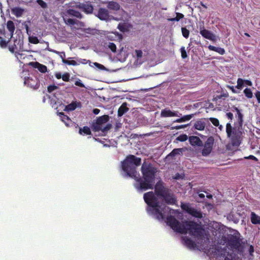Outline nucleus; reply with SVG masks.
<instances>
[{
  "label": "nucleus",
  "mask_w": 260,
  "mask_h": 260,
  "mask_svg": "<svg viewBox=\"0 0 260 260\" xmlns=\"http://www.w3.org/2000/svg\"><path fill=\"white\" fill-rule=\"evenodd\" d=\"M228 244L231 249L227 251L226 249H217L218 253L216 258L222 260H242L234 252L235 251L240 255H243L246 246L248 245L247 240L241 238L240 234L231 235L228 240Z\"/></svg>",
  "instance_id": "obj_1"
},
{
  "label": "nucleus",
  "mask_w": 260,
  "mask_h": 260,
  "mask_svg": "<svg viewBox=\"0 0 260 260\" xmlns=\"http://www.w3.org/2000/svg\"><path fill=\"white\" fill-rule=\"evenodd\" d=\"M141 171L142 177L138 172L137 178L134 179L136 182L134 186L135 188L140 191H145L148 189H152L155 180L156 173L157 172V168L149 162L144 161L141 166Z\"/></svg>",
  "instance_id": "obj_2"
},
{
  "label": "nucleus",
  "mask_w": 260,
  "mask_h": 260,
  "mask_svg": "<svg viewBox=\"0 0 260 260\" xmlns=\"http://www.w3.org/2000/svg\"><path fill=\"white\" fill-rule=\"evenodd\" d=\"M167 223L177 233L186 234L188 232L190 234L199 239L204 236V228L201 224L194 221H185L181 223L174 216L170 215L167 217Z\"/></svg>",
  "instance_id": "obj_3"
},
{
  "label": "nucleus",
  "mask_w": 260,
  "mask_h": 260,
  "mask_svg": "<svg viewBox=\"0 0 260 260\" xmlns=\"http://www.w3.org/2000/svg\"><path fill=\"white\" fill-rule=\"evenodd\" d=\"M155 193L149 191L144 194L143 198L148 207L147 212L158 220H163L166 214L170 212L171 209L165 205H159Z\"/></svg>",
  "instance_id": "obj_4"
},
{
  "label": "nucleus",
  "mask_w": 260,
  "mask_h": 260,
  "mask_svg": "<svg viewBox=\"0 0 260 260\" xmlns=\"http://www.w3.org/2000/svg\"><path fill=\"white\" fill-rule=\"evenodd\" d=\"M232 110L237 112L236 117L237 122L235 123L234 127H232L230 123H226V133L227 137L230 140L232 145L239 146L242 140L241 130L243 124V115L236 107H233Z\"/></svg>",
  "instance_id": "obj_5"
},
{
  "label": "nucleus",
  "mask_w": 260,
  "mask_h": 260,
  "mask_svg": "<svg viewBox=\"0 0 260 260\" xmlns=\"http://www.w3.org/2000/svg\"><path fill=\"white\" fill-rule=\"evenodd\" d=\"M141 164V158L134 155L129 154L121 161L122 170L125 175L132 179H136L138 175L137 167Z\"/></svg>",
  "instance_id": "obj_6"
},
{
  "label": "nucleus",
  "mask_w": 260,
  "mask_h": 260,
  "mask_svg": "<svg viewBox=\"0 0 260 260\" xmlns=\"http://www.w3.org/2000/svg\"><path fill=\"white\" fill-rule=\"evenodd\" d=\"M154 192L156 195L161 198L168 205H176L177 200L175 195L171 192L170 190L164 186L162 181H158L154 187Z\"/></svg>",
  "instance_id": "obj_7"
},
{
  "label": "nucleus",
  "mask_w": 260,
  "mask_h": 260,
  "mask_svg": "<svg viewBox=\"0 0 260 260\" xmlns=\"http://www.w3.org/2000/svg\"><path fill=\"white\" fill-rule=\"evenodd\" d=\"M108 120L109 116L106 115L98 117L96 122L92 125L93 131L94 132L101 131L104 133H107L112 128V124L110 123H107L105 126L104 125Z\"/></svg>",
  "instance_id": "obj_8"
},
{
  "label": "nucleus",
  "mask_w": 260,
  "mask_h": 260,
  "mask_svg": "<svg viewBox=\"0 0 260 260\" xmlns=\"http://www.w3.org/2000/svg\"><path fill=\"white\" fill-rule=\"evenodd\" d=\"M181 208L188 214L191 215L193 217L198 218H202L203 217V213L201 210L192 208L189 203H181Z\"/></svg>",
  "instance_id": "obj_9"
},
{
  "label": "nucleus",
  "mask_w": 260,
  "mask_h": 260,
  "mask_svg": "<svg viewBox=\"0 0 260 260\" xmlns=\"http://www.w3.org/2000/svg\"><path fill=\"white\" fill-rule=\"evenodd\" d=\"M214 140L212 137H209L205 144L203 145L204 148L202 151V154L204 156H208L211 152Z\"/></svg>",
  "instance_id": "obj_10"
},
{
  "label": "nucleus",
  "mask_w": 260,
  "mask_h": 260,
  "mask_svg": "<svg viewBox=\"0 0 260 260\" xmlns=\"http://www.w3.org/2000/svg\"><path fill=\"white\" fill-rule=\"evenodd\" d=\"M76 7L86 14H91L93 11V7L90 2H87L86 3H79L76 5Z\"/></svg>",
  "instance_id": "obj_11"
},
{
  "label": "nucleus",
  "mask_w": 260,
  "mask_h": 260,
  "mask_svg": "<svg viewBox=\"0 0 260 260\" xmlns=\"http://www.w3.org/2000/svg\"><path fill=\"white\" fill-rule=\"evenodd\" d=\"M24 83L34 89H38L40 86L39 81L36 77L34 78L30 77L25 78Z\"/></svg>",
  "instance_id": "obj_12"
},
{
  "label": "nucleus",
  "mask_w": 260,
  "mask_h": 260,
  "mask_svg": "<svg viewBox=\"0 0 260 260\" xmlns=\"http://www.w3.org/2000/svg\"><path fill=\"white\" fill-rule=\"evenodd\" d=\"M95 16L101 20L107 21L109 19L110 15L107 9L105 8H99L97 14Z\"/></svg>",
  "instance_id": "obj_13"
},
{
  "label": "nucleus",
  "mask_w": 260,
  "mask_h": 260,
  "mask_svg": "<svg viewBox=\"0 0 260 260\" xmlns=\"http://www.w3.org/2000/svg\"><path fill=\"white\" fill-rule=\"evenodd\" d=\"M190 144L192 146H203V143L202 141L197 136H192L188 138Z\"/></svg>",
  "instance_id": "obj_14"
},
{
  "label": "nucleus",
  "mask_w": 260,
  "mask_h": 260,
  "mask_svg": "<svg viewBox=\"0 0 260 260\" xmlns=\"http://www.w3.org/2000/svg\"><path fill=\"white\" fill-rule=\"evenodd\" d=\"M178 111H172L170 109L165 108L161 111L160 116L162 117H179Z\"/></svg>",
  "instance_id": "obj_15"
},
{
  "label": "nucleus",
  "mask_w": 260,
  "mask_h": 260,
  "mask_svg": "<svg viewBox=\"0 0 260 260\" xmlns=\"http://www.w3.org/2000/svg\"><path fill=\"white\" fill-rule=\"evenodd\" d=\"M200 32V34L206 39L212 41L215 39V36L211 31L205 29L204 26H203L202 29L201 28Z\"/></svg>",
  "instance_id": "obj_16"
},
{
  "label": "nucleus",
  "mask_w": 260,
  "mask_h": 260,
  "mask_svg": "<svg viewBox=\"0 0 260 260\" xmlns=\"http://www.w3.org/2000/svg\"><path fill=\"white\" fill-rule=\"evenodd\" d=\"M206 123L203 119H200L196 121L193 125V128L199 131H204L206 126Z\"/></svg>",
  "instance_id": "obj_17"
},
{
  "label": "nucleus",
  "mask_w": 260,
  "mask_h": 260,
  "mask_svg": "<svg viewBox=\"0 0 260 260\" xmlns=\"http://www.w3.org/2000/svg\"><path fill=\"white\" fill-rule=\"evenodd\" d=\"M78 107H81L80 102H72L71 104L66 106L64 110L67 111H72L75 110Z\"/></svg>",
  "instance_id": "obj_18"
},
{
  "label": "nucleus",
  "mask_w": 260,
  "mask_h": 260,
  "mask_svg": "<svg viewBox=\"0 0 260 260\" xmlns=\"http://www.w3.org/2000/svg\"><path fill=\"white\" fill-rule=\"evenodd\" d=\"M11 12L17 18H19L22 16L24 10L20 7H16L11 9Z\"/></svg>",
  "instance_id": "obj_19"
},
{
  "label": "nucleus",
  "mask_w": 260,
  "mask_h": 260,
  "mask_svg": "<svg viewBox=\"0 0 260 260\" xmlns=\"http://www.w3.org/2000/svg\"><path fill=\"white\" fill-rule=\"evenodd\" d=\"M129 109L127 107V104L126 103H123L118 110V116L119 117L122 116Z\"/></svg>",
  "instance_id": "obj_20"
},
{
  "label": "nucleus",
  "mask_w": 260,
  "mask_h": 260,
  "mask_svg": "<svg viewBox=\"0 0 260 260\" xmlns=\"http://www.w3.org/2000/svg\"><path fill=\"white\" fill-rule=\"evenodd\" d=\"M34 64V67L37 68L38 70L42 73H45L47 71V68L46 66L41 64L38 62H32Z\"/></svg>",
  "instance_id": "obj_21"
},
{
  "label": "nucleus",
  "mask_w": 260,
  "mask_h": 260,
  "mask_svg": "<svg viewBox=\"0 0 260 260\" xmlns=\"http://www.w3.org/2000/svg\"><path fill=\"white\" fill-rule=\"evenodd\" d=\"M67 13L69 15L75 17L77 18L81 19L82 17V14L79 11L74 9H70L67 10Z\"/></svg>",
  "instance_id": "obj_22"
},
{
  "label": "nucleus",
  "mask_w": 260,
  "mask_h": 260,
  "mask_svg": "<svg viewBox=\"0 0 260 260\" xmlns=\"http://www.w3.org/2000/svg\"><path fill=\"white\" fill-rule=\"evenodd\" d=\"M208 49L210 51L216 52L220 55H223L225 54V52L224 48H221V47H216L215 46H212L211 45H210L208 46Z\"/></svg>",
  "instance_id": "obj_23"
},
{
  "label": "nucleus",
  "mask_w": 260,
  "mask_h": 260,
  "mask_svg": "<svg viewBox=\"0 0 260 260\" xmlns=\"http://www.w3.org/2000/svg\"><path fill=\"white\" fill-rule=\"evenodd\" d=\"M79 133L81 135H91V132L90 129L87 126H84L82 128L80 127L79 130Z\"/></svg>",
  "instance_id": "obj_24"
},
{
  "label": "nucleus",
  "mask_w": 260,
  "mask_h": 260,
  "mask_svg": "<svg viewBox=\"0 0 260 260\" xmlns=\"http://www.w3.org/2000/svg\"><path fill=\"white\" fill-rule=\"evenodd\" d=\"M193 114L184 115L180 118L176 119L174 122L178 123L183 122L190 120L193 117Z\"/></svg>",
  "instance_id": "obj_25"
},
{
  "label": "nucleus",
  "mask_w": 260,
  "mask_h": 260,
  "mask_svg": "<svg viewBox=\"0 0 260 260\" xmlns=\"http://www.w3.org/2000/svg\"><path fill=\"white\" fill-rule=\"evenodd\" d=\"M7 28L10 31L11 37H12L15 29L14 22L11 20L8 21L7 23Z\"/></svg>",
  "instance_id": "obj_26"
},
{
  "label": "nucleus",
  "mask_w": 260,
  "mask_h": 260,
  "mask_svg": "<svg viewBox=\"0 0 260 260\" xmlns=\"http://www.w3.org/2000/svg\"><path fill=\"white\" fill-rule=\"evenodd\" d=\"M251 221L253 224H260V216L256 215L254 212L251 214Z\"/></svg>",
  "instance_id": "obj_27"
},
{
  "label": "nucleus",
  "mask_w": 260,
  "mask_h": 260,
  "mask_svg": "<svg viewBox=\"0 0 260 260\" xmlns=\"http://www.w3.org/2000/svg\"><path fill=\"white\" fill-rule=\"evenodd\" d=\"M107 7L109 9L116 11L119 10L120 8L119 5L115 2H109L108 3Z\"/></svg>",
  "instance_id": "obj_28"
},
{
  "label": "nucleus",
  "mask_w": 260,
  "mask_h": 260,
  "mask_svg": "<svg viewBox=\"0 0 260 260\" xmlns=\"http://www.w3.org/2000/svg\"><path fill=\"white\" fill-rule=\"evenodd\" d=\"M184 243L189 248H194L196 246L195 242L192 240L188 238L184 239Z\"/></svg>",
  "instance_id": "obj_29"
},
{
  "label": "nucleus",
  "mask_w": 260,
  "mask_h": 260,
  "mask_svg": "<svg viewBox=\"0 0 260 260\" xmlns=\"http://www.w3.org/2000/svg\"><path fill=\"white\" fill-rule=\"evenodd\" d=\"M184 151L183 148H175L169 154V156L174 157L178 154H180Z\"/></svg>",
  "instance_id": "obj_30"
},
{
  "label": "nucleus",
  "mask_w": 260,
  "mask_h": 260,
  "mask_svg": "<svg viewBox=\"0 0 260 260\" xmlns=\"http://www.w3.org/2000/svg\"><path fill=\"white\" fill-rule=\"evenodd\" d=\"M77 63H78V65L80 64H86L89 63L90 66L92 67V66L91 64V62L90 60L82 58H77Z\"/></svg>",
  "instance_id": "obj_31"
},
{
  "label": "nucleus",
  "mask_w": 260,
  "mask_h": 260,
  "mask_svg": "<svg viewBox=\"0 0 260 260\" xmlns=\"http://www.w3.org/2000/svg\"><path fill=\"white\" fill-rule=\"evenodd\" d=\"M243 93H244L245 95L248 99H251L253 96L252 92L250 88H245L243 91Z\"/></svg>",
  "instance_id": "obj_32"
},
{
  "label": "nucleus",
  "mask_w": 260,
  "mask_h": 260,
  "mask_svg": "<svg viewBox=\"0 0 260 260\" xmlns=\"http://www.w3.org/2000/svg\"><path fill=\"white\" fill-rule=\"evenodd\" d=\"M237 82V85L236 86V88H237L238 89H241L244 86V80L242 79V78H238Z\"/></svg>",
  "instance_id": "obj_33"
},
{
  "label": "nucleus",
  "mask_w": 260,
  "mask_h": 260,
  "mask_svg": "<svg viewBox=\"0 0 260 260\" xmlns=\"http://www.w3.org/2000/svg\"><path fill=\"white\" fill-rule=\"evenodd\" d=\"M188 139V136L186 134H181L179 135L177 138L176 140L180 142L186 141Z\"/></svg>",
  "instance_id": "obj_34"
},
{
  "label": "nucleus",
  "mask_w": 260,
  "mask_h": 260,
  "mask_svg": "<svg viewBox=\"0 0 260 260\" xmlns=\"http://www.w3.org/2000/svg\"><path fill=\"white\" fill-rule=\"evenodd\" d=\"M29 42L32 44H37L39 43V40L38 37L36 36H30L28 38Z\"/></svg>",
  "instance_id": "obj_35"
},
{
  "label": "nucleus",
  "mask_w": 260,
  "mask_h": 260,
  "mask_svg": "<svg viewBox=\"0 0 260 260\" xmlns=\"http://www.w3.org/2000/svg\"><path fill=\"white\" fill-rule=\"evenodd\" d=\"M181 31L182 36L186 39L188 38L189 36V31L186 27H182Z\"/></svg>",
  "instance_id": "obj_36"
},
{
  "label": "nucleus",
  "mask_w": 260,
  "mask_h": 260,
  "mask_svg": "<svg viewBox=\"0 0 260 260\" xmlns=\"http://www.w3.org/2000/svg\"><path fill=\"white\" fill-rule=\"evenodd\" d=\"M63 63L66 64H68V65H70V66L72 65V66H75L78 65V63H77V61H75L74 60H63Z\"/></svg>",
  "instance_id": "obj_37"
},
{
  "label": "nucleus",
  "mask_w": 260,
  "mask_h": 260,
  "mask_svg": "<svg viewBox=\"0 0 260 260\" xmlns=\"http://www.w3.org/2000/svg\"><path fill=\"white\" fill-rule=\"evenodd\" d=\"M208 119L209 120L214 126H217L219 125V121L217 118H214V117H210Z\"/></svg>",
  "instance_id": "obj_38"
},
{
  "label": "nucleus",
  "mask_w": 260,
  "mask_h": 260,
  "mask_svg": "<svg viewBox=\"0 0 260 260\" xmlns=\"http://www.w3.org/2000/svg\"><path fill=\"white\" fill-rule=\"evenodd\" d=\"M58 88V87L54 84L50 85L47 87V91L49 93H51L53 91L56 90Z\"/></svg>",
  "instance_id": "obj_39"
},
{
  "label": "nucleus",
  "mask_w": 260,
  "mask_h": 260,
  "mask_svg": "<svg viewBox=\"0 0 260 260\" xmlns=\"http://www.w3.org/2000/svg\"><path fill=\"white\" fill-rule=\"evenodd\" d=\"M108 48L113 52H116V45L113 43L110 42L108 45Z\"/></svg>",
  "instance_id": "obj_40"
},
{
  "label": "nucleus",
  "mask_w": 260,
  "mask_h": 260,
  "mask_svg": "<svg viewBox=\"0 0 260 260\" xmlns=\"http://www.w3.org/2000/svg\"><path fill=\"white\" fill-rule=\"evenodd\" d=\"M59 114L62 119V120L64 123H66L67 121L70 120V118L67 115H65L63 112H60Z\"/></svg>",
  "instance_id": "obj_41"
},
{
  "label": "nucleus",
  "mask_w": 260,
  "mask_h": 260,
  "mask_svg": "<svg viewBox=\"0 0 260 260\" xmlns=\"http://www.w3.org/2000/svg\"><path fill=\"white\" fill-rule=\"evenodd\" d=\"M70 75L69 73H64L62 75V79L63 81H66V82H68V81H69L70 80Z\"/></svg>",
  "instance_id": "obj_42"
},
{
  "label": "nucleus",
  "mask_w": 260,
  "mask_h": 260,
  "mask_svg": "<svg viewBox=\"0 0 260 260\" xmlns=\"http://www.w3.org/2000/svg\"><path fill=\"white\" fill-rule=\"evenodd\" d=\"M37 3L38 5H39L42 8H47V5L46 3H45L43 0H37Z\"/></svg>",
  "instance_id": "obj_43"
},
{
  "label": "nucleus",
  "mask_w": 260,
  "mask_h": 260,
  "mask_svg": "<svg viewBox=\"0 0 260 260\" xmlns=\"http://www.w3.org/2000/svg\"><path fill=\"white\" fill-rule=\"evenodd\" d=\"M181 57L183 59H185L187 57V54L184 47H182L180 49Z\"/></svg>",
  "instance_id": "obj_44"
},
{
  "label": "nucleus",
  "mask_w": 260,
  "mask_h": 260,
  "mask_svg": "<svg viewBox=\"0 0 260 260\" xmlns=\"http://www.w3.org/2000/svg\"><path fill=\"white\" fill-rule=\"evenodd\" d=\"M65 22H66V24H69V25H72L75 24L76 23L75 20H74L73 19H71V18L67 19V20H65Z\"/></svg>",
  "instance_id": "obj_45"
},
{
  "label": "nucleus",
  "mask_w": 260,
  "mask_h": 260,
  "mask_svg": "<svg viewBox=\"0 0 260 260\" xmlns=\"http://www.w3.org/2000/svg\"><path fill=\"white\" fill-rule=\"evenodd\" d=\"M135 54L138 58H141L142 57L143 52L141 50H135Z\"/></svg>",
  "instance_id": "obj_46"
},
{
  "label": "nucleus",
  "mask_w": 260,
  "mask_h": 260,
  "mask_svg": "<svg viewBox=\"0 0 260 260\" xmlns=\"http://www.w3.org/2000/svg\"><path fill=\"white\" fill-rule=\"evenodd\" d=\"M54 52H55L56 54L59 55L60 57L62 59V62H63V60H66L65 59L66 54H65L64 52H58V51H54Z\"/></svg>",
  "instance_id": "obj_47"
},
{
  "label": "nucleus",
  "mask_w": 260,
  "mask_h": 260,
  "mask_svg": "<svg viewBox=\"0 0 260 260\" xmlns=\"http://www.w3.org/2000/svg\"><path fill=\"white\" fill-rule=\"evenodd\" d=\"M75 85L80 87H85V85L79 79L75 81Z\"/></svg>",
  "instance_id": "obj_48"
},
{
  "label": "nucleus",
  "mask_w": 260,
  "mask_h": 260,
  "mask_svg": "<svg viewBox=\"0 0 260 260\" xmlns=\"http://www.w3.org/2000/svg\"><path fill=\"white\" fill-rule=\"evenodd\" d=\"M0 40H1V41H0L1 47L2 48L6 47L7 46L8 42L6 40L3 39L1 37H0Z\"/></svg>",
  "instance_id": "obj_49"
},
{
  "label": "nucleus",
  "mask_w": 260,
  "mask_h": 260,
  "mask_svg": "<svg viewBox=\"0 0 260 260\" xmlns=\"http://www.w3.org/2000/svg\"><path fill=\"white\" fill-rule=\"evenodd\" d=\"M244 159H252L255 161H258V159L255 156H254V155H250L248 156H245V157H244Z\"/></svg>",
  "instance_id": "obj_50"
},
{
  "label": "nucleus",
  "mask_w": 260,
  "mask_h": 260,
  "mask_svg": "<svg viewBox=\"0 0 260 260\" xmlns=\"http://www.w3.org/2000/svg\"><path fill=\"white\" fill-rule=\"evenodd\" d=\"M184 17V15L182 13H176V21H179L181 19Z\"/></svg>",
  "instance_id": "obj_51"
},
{
  "label": "nucleus",
  "mask_w": 260,
  "mask_h": 260,
  "mask_svg": "<svg viewBox=\"0 0 260 260\" xmlns=\"http://www.w3.org/2000/svg\"><path fill=\"white\" fill-rule=\"evenodd\" d=\"M188 124H184V125H177L176 126L173 127L172 128V129H179L181 128H183L186 127Z\"/></svg>",
  "instance_id": "obj_52"
},
{
  "label": "nucleus",
  "mask_w": 260,
  "mask_h": 260,
  "mask_svg": "<svg viewBox=\"0 0 260 260\" xmlns=\"http://www.w3.org/2000/svg\"><path fill=\"white\" fill-rule=\"evenodd\" d=\"M227 88H229V89H230L232 91L233 93H239V91H237L235 89V87L233 86L228 85L227 86Z\"/></svg>",
  "instance_id": "obj_53"
},
{
  "label": "nucleus",
  "mask_w": 260,
  "mask_h": 260,
  "mask_svg": "<svg viewBox=\"0 0 260 260\" xmlns=\"http://www.w3.org/2000/svg\"><path fill=\"white\" fill-rule=\"evenodd\" d=\"M254 247L252 245H250L249 246V248L248 249L249 253L250 256L253 255V253L254 252Z\"/></svg>",
  "instance_id": "obj_54"
},
{
  "label": "nucleus",
  "mask_w": 260,
  "mask_h": 260,
  "mask_svg": "<svg viewBox=\"0 0 260 260\" xmlns=\"http://www.w3.org/2000/svg\"><path fill=\"white\" fill-rule=\"evenodd\" d=\"M17 49L16 45L14 44V45L12 46L9 47V51L12 53H14L15 52V49Z\"/></svg>",
  "instance_id": "obj_55"
},
{
  "label": "nucleus",
  "mask_w": 260,
  "mask_h": 260,
  "mask_svg": "<svg viewBox=\"0 0 260 260\" xmlns=\"http://www.w3.org/2000/svg\"><path fill=\"white\" fill-rule=\"evenodd\" d=\"M255 97L257 100L258 103H260V91H256L255 93Z\"/></svg>",
  "instance_id": "obj_56"
},
{
  "label": "nucleus",
  "mask_w": 260,
  "mask_h": 260,
  "mask_svg": "<svg viewBox=\"0 0 260 260\" xmlns=\"http://www.w3.org/2000/svg\"><path fill=\"white\" fill-rule=\"evenodd\" d=\"M93 65L100 69H103L105 67L103 65L100 64L98 62L93 63Z\"/></svg>",
  "instance_id": "obj_57"
},
{
  "label": "nucleus",
  "mask_w": 260,
  "mask_h": 260,
  "mask_svg": "<svg viewBox=\"0 0 260 260\" xmlns=\"http://www.w3.org/2000/svg\"><path fill=\"white\" fill-rule=\"evenodd\" d=\"M226 115L227 116V117L230 119V120H232L233 118V114L231 112H228L226 113Z\"/></svg>",
  "instance_id": "obj_58"
},
{
  "label": "nucleus",
  "mask_w": 260,
  "mask_h": 260,
  "mask_svg": "<svg viewBox=\"0 0 260 260\" xmlns=\"http://www.w3.org/2000/svg\"><path fill=\"white\" fill-rule=\"evenodd\" d=\"M62 75H61V73L60 72L56 73L55 74V76L57 79H60L62 78Z\"/></svg>",
  "instance_id": "obj_59"
},
{
  "label": "nucleus",
  "mask_w": 260,
  "mask_h": 260,
  "mask_svg": "<svg viewBox=\"0 0 260 260\" xmlns=\"http://www.w3.org/2000/svg\"><path fill=\"white\" fill-rule=\"evenodd\" d=\"M244 81V83H245L246 85L250 86H252V83L251 81L248 80H245Z\"/></svg>",
  "instance_id": "obj_60"
},
{
  "label": "nucleus",
  "mask_w": 260,
  "mask_h": 260,
  "mask_svg": "<svg viewBox=\"0 0 260 260\" xmlns=\"http://www.w3.org/2000/svg\"><path fill=\"white\" fill-rule=\"evenodd\" d=\"M100 112V109L95 108L93 110V113L95 115H98Z\"/></svg>",
  "instance_id": "obj_61"
},
{
  "label": "nucleus",
  "mask_w": 260,
  "mask_h": 260,
  "mask_svg": "<svg viewBox=\"0 0 260 260\" xmlns=\"http://www.w3.org/2000/svg\"><path fill=\"white\" fill-rule=\"evenodd\" d=\"M168 20L169 21H176V17L175 18H168Z\"/></svg>",
  "instance_id": "obj_62"
},
{
  "label": "nucleus",
  "mask_w": 260,
  "mask_h": 260,
  "mask_svg": "<svg viewBox=\"0 0 260 260\" xmlns=\"http://www.w3.org/2000/svg\"><path fill=\"white\" fill-rule=\"evenodd\" d=\"M199 197L201 199H204L205 198V195L203 193H199Z\"/></svg>",
  "instance_id": "obj_63"
},
{
  "label": "nucleus",
  "mask_w": 260,
  "mask_h": 260,
  "mask_svg": "<svg viewBox=\"0 0 260 260\" xmlns=\"http://www.w3.org/2000/svg\"><path fill=\"white\" fill-rule=\"evenodd\" d=\"M200 4L204 8H205V9L207 8V7L202 2H201Z\"/></svg>",
  "instance_id": "obj_64"
}]
</instances>
